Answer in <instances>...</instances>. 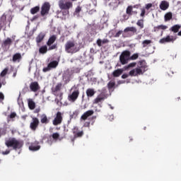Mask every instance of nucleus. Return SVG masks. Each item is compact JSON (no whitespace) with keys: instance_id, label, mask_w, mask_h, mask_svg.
Wrapping results in <instances>:
<instances>
[{"instance_id":"f257e3e1","label":"nucleus","mask_w":181,"mask_h":181,"mask_svg":"<svg viewBox=\"0 0 181 181\" xmlns=\"http://www.w3.org/2000/svg\"><path fill=\"white\" fill-rule=\"evenodd\" d=\"M146 62L144 60L139 62L138 67L135 68L129 71V76L131 77H136L138 76H141L146 71Z\"/></svg>"},{"instance_id":"f03ea898","label":"nucleus","mask_w":181,"mask_h":181,"mask_svg":"<svg viewBox=\"0 0 181 181\" xmlns=\"http://www.w3.org/2000/svg\"><path fill=\"white\" fill-rule=\"evenodd\" d=\"M65 52L71 54H74L80 52V46L74 40H68L64 45Z\"/></svg>"},{"instance_id":"7ed1b4c3","label":"nucleus","mask_w":181,"mask_h":181,"mask_svg":"<svg viewBox=\"0 0 181 181\" xmlns=\"http://www.w3.org/2000/svg\"><path fill=\"white\" fill-rule=\"evenodd\" d=\"M5 144L7 148H13L14 151H17V149H21L23 145L21 141L15 138L6 141Z\"/></svg>"},{"instance_id":"20e7f679","label":"nucleus","mask_w":181,"mask_h":181,"mask_svg":"<svg viewBox=\"0 0 181 181\" xmlns=\"http://www.w3.org/2000/svg\"><path fill=\"white\" fill-rule=\"evenodd\" d=\"M71 132L74 135V136L71 138V142L72 143V145H74V141H76L77 138H82V136H84V131L80 130L77 126L73 127Z\"/></svg>"},{"instance_id":"39448f33","label":"nucleus","mask_w":181,"mask_h":181,"mask_svg":"<svg viewBox=\"0 0 181 181\" xmlns=\"http://www.w3.org/2000/svg\"><path fill=\"white\" fill-rule=\"evenodd\" d=\"M107 98H108L107 88H103L100 90V93L93 100V104H100V103H103Z\"/></svg>"},{"instance_id":"423d86ee","label":"nucleus","mask_w":181,"mask_h":181,"mask_svg":"<svg viewBox=\"0 0 181 181\" xmlns=\"http://www.w3.org/2000/svg\"><path fill=\"white\" fill-rule=\"evenodd\" d=\"M71 93L69 95L68 100L69 101H71L74 103L77 98H78V95H80V89L76 86H74L71 89Z\"/></svg>"},{"instance_id":"0eeeda50","label":"nucleus","mask_w":181,"mask_h":181,"mask_svg":"<svg viewBox=\"0 0 181 181\" xmlns=\"http://www.w3.org/2000/svg\"><path fill=\"white\" fill-rule=\"evenodd\" d=\"M131 52L128 50H124L122 52L119 56V62L121 64L125 65L128 64V62L130 60Z\"/></svg>"},{"instance_id":"6e6552de","label":"nucleus","mask_w":181,"mask_h":181,"mask_svg":"<svg viewBox=\"0 0 181 181\" xmlns=\"http://www.w3.org/2000/svg\"><path fill=\"white\" fill-rule=\"evenodd\" d=\"M59 6L60 9L69 10L73 7V3L70 1H66L65 0H59Z\"/></svg>"},{"instance_id":"1a4fd4ad","label":"nucleus","mask_w":181,"mask_h":181,"mask_svg":"<svg viewBox=\"0 0 181 181\" xmlns=\"http://www.w3.org/2000/svg\"><path fill=\"white\" fill-rule=\"evenodd\" d=\"M49 11H50V3L45 2L41 7V11H40L41 16L49 15Z\"/></svg>"},{"instance_id":"9d476101","label":"nucleus","mask_w":181,"mask_h":181,"mask_svg":"<svg viewBox=\"0 0 181 181\" xmlns=\"http://www.w3.org/2000/svg\"><path fill=\"white\" fill-rule=\"evenodd\" d=\"M12 43H13V41L11 37H7L1 43L3 50H9V49H11V46H12Z\"/></svg>"},{"instance_id":"9b49d317","label":"nucleus","mask_w":181,"mask_h":181,"mask_svg":"<svg viewBox=\"0 0 181 181\" xmlns=\"http://www.w3.org/2000/svg\"><path fill=\"white\" fill-rule=\"evenodd\" d=\"M176 40V37H173V35H167L166 37H164L161 38L159 40V43L160 45H165V43H173Z\"/></svg>"},{"instance_id":"f8f14e48","label":"nucleus","mask_w":181,"mask_h":181,"mask_svg":"<svg viewBox=\"0 0 181 181\" xmlns=\"http://www.w3.org/2000/svg\"><path fill=\"white\" fill-rule=\"evenodd\" d=\"M63 122V114L61 113V112H57L56 114V117L54 119V121H52V124L54 126L60 125Z\"/></svg>"},{"instance_id":"ddd939ff","label":"nucleus","mask_w":181,"mask_h":181,"mask_svg":"<svg viewBox=\"0 0 181 181\" xmlns=\"http://www.w3.org/2000/svg\"><path fill=\"white\" fill-rule=\"evenodd\" d=\"M40 122L37 117H33L32 122L30 124V128L32 131H36Z\"/></svg>"},{"instance_id":"4468645a","label":"nucleus","mask_w":181,"mask_h":181,"mask_svg":"<svg viewBox=\"0 0 181 181\" xmlns=\"http://www.w3.org/2000/svg\"><path fill=\"white\" fill-rule=\"evenodd\" d=\"M30 90L33 93H36L40 90V86H39V83L37 81L32 82L30 84Z\"/></svg>"},{"instance_id":"2eb2a0df","label":"nucleus","mask_w":181,"mask_h":181,"mask_svg":"<svg viewBox=\"0 0 181 181\" xmlns=\"http://www.w3.org/2000/svg\"><path fill=\"white\" fill-rule=\"evenodd\" d=\"M30 151H33V152H36V151H39L40 149V146L39 145V141H34L31 143L30 146H29Z\"/></svg>"},{"instance_id":"dca6fc26","label":"nucleus","mask_w":181,"mask_h":181,"mask_svg":"<svg viewBox=\"0 0 181 181\" xmlns=\"http://www.w3.org/2000/svg\"><path fill=\"white\" fill-rule=\"evenodd\" d=\"M94 114V110H90L85 112L81 117V119H83V121H86L87 118L89 117H91V115H93Z\"/></svg>"},{"instance_id":"f3484780","label":"nucleus","mask_w":181,"mask_h":181,"mask_svg":"<svg viewBox=\"0 0 181 181\" xmlns=\"http://www.w3.org/2000/svg\"><path fill=\"white\" fill-rule=\"evenodd\" d=\"M124 33H128V32H131L132 35H138L139 32L138 30L132 26V27H127L124 30Z\"/></svg>"},{"instance_id":"a211bd4d","label":"nucleus","mask_w":181,"mask_h":181,"mask_svg":"<svg viewBox=\"0 0 181 181\" xmlns=\"http://www.w3.org/2000/svg\"><path fill=\"white\" fill-rule=\"evenodd\" d=\"M107 43H110V40L107 38H105L103 40L98 39L96 41V45H98L99 47H101V46H104V45H107Z\"/></svg>"},{"instance_id":"6ab92c4d","label":"nucleus","mask_w":181,"mask_h":181,"mask_svg":"<svg viewBox=\"0 0 181 181\" xmlns=\"http://www.w3.org/2000/svg\"><path fill=\"white\" fill-rule=\"evenodd\" d=\"M159 8L161 11L169 9V1H162L159 5Z\"/></svg>"},{"instance_id":"aec40b11","label":"nucleus","mask_w":181,"mask_h":181,"mask_svg":"<svg viewBox=\"0 0 181 181\" xmlns=\"http://www.w3.org/2000/svg\"><path fill=\"white\" fill-rule=\"evenodd\" d=\"M0 25L4 28V30L6 29V14L4 13L0 19Z\"/></svg>"},{"instance_id":"412c9836","label":"nucleus","mask_w":181,"mask_h":181,"mask_svg":"<svg viewBox=\"0 0 181 181\" xmlns=\"http://www.w3.org/2000/svg\"><path fill=\"white\" fill-rule=\"evenodd\" d=\"M57 40V36L56 35H53L51 37H49L48 41L47 42V46H52L53 43L56 42Z\"/></svg>"},{"instance_id":"4be33fe9","label":"nucleus","mask_w":181,"mask_h":181,"mask_svg":"<svg viewBox=\"0 0 181 181\" xmlns=\"http://www.w3.org/2000/svg\"><path fill=\"white\" fill-rule=\"evenodd\" d=\"M45 36H46V34H45L44 33H40V34H38V35L35 38L36 42L38 45L39 43H41L43 39H45Z\"/></svg>"},{"instance_id":"5701e85b","label":"nucleus","mask_w":181,"mask_h":181,"mask_svg":"<svg viewBox=\"0 0 181 181\" xmlns=\"http://www.w3.org/2000/svg\"><path fill=\"white\" fill-rule=\"evenodd\" d=\"M122 73H124V69H117L115 70L112 74L113 77H119V76H121L122 74Z\"/></svg>"},{"instance_id":"b1692460","label":"nucleus","mask_w":181,"mask_h":181,"mask_svg":"<svg viewBox=\"0 0 181 181\" xmlns=\"http://www.w3.org/2000/svg\"><path fill=\"white\" fill-rule=\"evenodd\" d=\"M62 83H57L55 88L52 89V93L54 95H57V92L62 90Z\"/></svg>"},{"instance_id":"393cba45","label":"nucleus","mask_w":181,"mask_h":181,"mask_svg":"<svg viewBox=\"0 0 181 181\" xmlns=\"http://www.w3.org/2000/svg\"><path fill=\"white\" fill-rule=\"evenodd\" d=\"M173 18V14L172 12H168L164 16V21L165 22H169V21H171V19Z\"/></svg>"},{"instance_id":"a878e982","label":"nucleus","mask_w":181,"mask_h":181,"mask_svg":"<svg viewBox=\"0 0 181 181\" xmlns=\"http://www.w3.org/2000/svg\"><path fill=\"white\" fill-rule=\"evenodd\" d=\"M40 122L41 124H49V119H47V116L45 114L42 115L40 116Z\"/></svg>"},{"instance_id":"bb28decb","label":"nucleus","mask_w":181,"mask_h":181,"mask_svg":"<svg viewBox=\"0 0 181 181\" xmlns=\"http://www.w3.org/2000/svg\"><path fill=\"white\" fill-rule=\"evenodd\" d=\"M95 94V90L93 88H88L86 90V95L88 98L94 97V95Z\"/></svg>"},{"instance_id":"cd10ccee","label":"nucleus","mask_w":181,"mask_h":181,"mask_svg":"<svg viewBox=\"0 0 181 181\" xmlns=\"http://www.w3.org/2000/svg\"><path fill=\"white\" fill-rule=\"evenodd\" d=\"M181 28V25L179 24L175 25L173 26H172L170 28V30L171 32H173L174 33H177V32H179V30Z\"/></svg>"},{"instance_id":"c85d7f7f","label":"nucleus","mask_w":181,"mask_h":181,"mask_svg":"<svg viewBox=\"0 0 181 181\" xmlns=\"http://www.w3.org/2000/svg\"><path fill=\"white\" fill-rule=\"evenodd\" d=\"M168 29L167 25H160L154 27V32H159V30H166Z\"/></svg>"},{"instance_id":"c756f323","label":"nucleus","mask_w":181,"mask_h":181,"mask_svg":"<svg viewBox=\"0 0 181 181\" xmlns=\"http://www.w3.org/2000/svg\"><path fill=\"white\" fill-rule=\"evenodd\" d=\"M21 59H22V55L21 54V53H16L13 56L12 61L15 63L16 62H18V60H21Z\"/></svg>"},{"instance_id":"7c9ffc66","label":"nucleus","mask_w":181,"mask_h":181,"mask_svg":"<svg viewBox=\"0 0 181 181\" xmlns=\"http://www.w3.org/2000/svg\"><path fill=\"white\" fill-rule=\"evenodd\" d=\"M40 11V7L39 6H36L30 9V13L31 15H35L37 13Z\"/></svg>"},{"instance_id":"2f4dec72","label":"nucleus","mask_w":181,"mask_h":181,"mask_svg":"<svg viewBox=\"0 0 181 181\" xmlns=\"http://www.w3.org/2000/svg\"><path fill=\"white\" fill-rule=\"evenodd\" d=\"M39 53L41 54H45V53H47V46L43 45L39 49Z\"/></svg>"},{"instance_id":"473e14b6","label":"nucleus","mask_w":181,"mask_h":181,"mask_svg":"<svg viewBox=\"0 0 181 181\" xmlns=\"http://www.w3.org/2000/svg\"><path fill=\"white\" fill-rule=\"evenodd\" d=\"M58 64L59 62H57V61H53L48 64V66L49 67V69H56Z\"/></svg>"},{"instance_id":"72a5a7b5","label":"nucleus","mask_w":181,"mask_h":181,"mask_svg":"<svg viewBox=\"0 0 181 181\" xmlns=\"http://www.w3.org/2000/svg\"><path fill=\"white\" fill-rule=\"evenodd\" d=\"M133 8L134 7L132 6H129L127 8L126 13L129 15V16H132Z\"/></svg>"},{"instance_id":"f704fd0d","label":"nucleus","mask_w":181,"mask_h":181,"mask_svg":"<svg viewBox=\"0 0 181 181\" xmlns=\"http://www.w3.org/2000/svg\"><path fill=\"white\" fill-rule=\"evenodd\" d=\"M28 107L30 110H33L34 108H36V103L33 102V100H29L28 101Z\"/></svg>"},{"instance_id":"c9c22d12","label":"nucleus","mask_w":181,"mask_h":181,"mask_svg":"<svg viewBox=\"0 0 181 181\" xmlns=\"http://www.w3.org/2000/svg\"><path fill=\"white\" fill-rule=\"evenodd\" d=\"M8 71H9V68L8 67L5 68L0 74V77H5V76L8 74Z\"/></svg>"},{"instance_id":"e433bc0d","label":"nucleus","mask_w":181,"mask_h":181,"mask_svg":"<svg viewBox=\"0 0 181 181\" xmlns=\"http://www.w3.org/2000/svg\"><path fill=\"white\" fill-rule=\"evenodd\" d=\"M136 25L137 26H139L140 29H144V20L143 19L138 20V21L136 22Z\"/></svg>"},{"instance_id":"4c0bfd02","label":"nucleus","mask_w":181,"mask_h":181,"mask_svg":"<svg viewBox=\"0 0 181 181\" xmlns=\"http://www.w3.org/2000/svg\"><path fill=\"white\" fill-rule=\"evenodd\" d=\"M152 43V40H145L142 42L143 47H146L148 45H151Z\"/></svg>"},{"instance_id":"58836bf2","label":"nucleus","mask_w":181,"mask_h":181,"mask_svg":"<svg viewBox=\"0 0 181 181\" xmlns=\"http://www.w3.org/2000/svg\"><path fill=\"white\" fill-rule=\"evenodd\" d=\"M6 135V127H0V136Z\"/></svg>"},{"instance_id":"ea45409f","label":"nucleus","mask_w":181,"mask_h":181,"mask_svg":"<svg viewBox=\"0 0 181 181\" xmlns=\"http://www.w3.org/2000/svg\"><path fill=\"white\" fill-rule=\"evenodd\" d=\"M114 87H115V82L110 81L107 83V88L109 90H111L112 88H114Z\"/></svg>"},{"instance_id":"a19ab883","label":"nucleus","mask_w":181,"mask_h":181,"mask_svg":"<svg viewBox=\"0 0 181 181\" xmlns=\"http://www.w3.org/2000/svg\"><path fill=\"white\" fill-rule=\"evenodd\" d=\"M135 66H136V62H132L125 66V69L127 70L128 69H131V67H135Z\"/></svg>"},{"instance_id":"79ce46f5","label":"nucleus","mask_w":181,"mask_h":181,"mask_svg":"<svg viewBox=\"0 0 181 181\" xmlns=\"http://www.w3.org/2000/svg\"><path fill=\"white\" fill-rule=\"evenodd\" d=\"M139 57L138 54H134L133 55L130 56V60H136Z\"/></svg>"},{"instance_id":"37998d69","label":"nucleus","mask_w":181,"mask_h":181,"mask_svg":"<svg viewBox=\"0 0 181 181\" xmlns=\"http://www.w3.org/2000/svg\"><path fill=\"white\" fill-rule=\"evenodd\" d=\"M58 138H60V134L59 133H54L52 134V139L57 141Z\"/></svg>"},{"instance_id":"c03bdc74","label":"nucleus","mask_w":181,"mask_h":181,"mask_svg":"<svg viewBox=\"0 0 181 181\" xmlns=\"http://www.w3.org/2000/svg\"><path fill=\"white\" fill-rule=\"evenodd\" d=\"M54 49H57V44L49 46L48 50H54Z\"/></svg>"},{"instance_id":"a18cd8bd","label":"nucleus","mask_w":181,"mask_h":181,"mask_svg":"<svg viewBox=\"0 0 181 181\" xmlns=\"http://www.w3.org/2000/svg\"><path fill=\"white\" fill-rule=\"evenodd\" d=\"M0 83L1 86H5V84H6V79H5L4 77L0 78Z\"/></svg>"},{"instance_id":"49530a36","label":"nucleus","mask_w":181,"mask_h":181,"mask_svg":"<svg viewBox=\"0 0 181 181\" xmlns=\"http://www.w3.org/2000/svg\"><path fill=\"white\" fill-rule=\"evenodd\" d=\"M16 117V112H13L10 114V115L8 116V118H10L12 119L13 118H15Z\"/></svg>"},{"instance_id":"de8ad7c7","label":"nucleus","mask_w":181,"mask_h":181,"mask_svg":"<svg viewBox=\"0 0 181 181\" xmlns=\"http://www.w3.org/2000/svg\"><path fill=\"white\" fill-rule=\"evenodd\" d=\"M129 16H131L128 15V14L126 13V14H124V15L122 16L123 21H128V19H129Z\"/></svg>"},{"instance_id":"09e8293b","label":"nucleus","mask_w":181,"mask_h":181,"mask_svg":"<svg viewBox=\"0 0 181 181\" xmlns=\"http://www.w3.org/2000/svg\"><path fill=\"white\" fill-rule=\"evenodd\" d=\"M75 12L76 13H80V12H81V7L80 6H78L76 8Z\"/></svg>"},{"instance_id":"8fccbe9b","label":"nucleus","mask_w":181,"mask_h":181,"mask_svg":"<svg viewBox=\"0 0 181 181\" xmlns=\"http://www.w3.org/2000/svg\"><path fill=\"white\" fill-rule=\"evenodd\" d=\"M121 35H122V30H119V31L115 35V37H119V36H121Z\"/></svg>"},{"instance_id":"3c124183","label":"nucleus","mask_w":181,"mask_h":181,"mask_svg":"<svg viewBox=\"0 0 181 181\" xmlns=\"http://www.w3.org/2000/svg\"><path fill=\"white\" fill-rule=\"evenodd\" d=\"M42 71L44 73H47V71H50V67H49V65L47 66V67L43 68Z\"/></svg>"},{"instance_id":"603ef678","label":"nucleus","mask_w":181,"mask_h":181,"mask_svg":"<svg viewBox=\"0 0 181 181\" xmlns=\"http://www.w3.org/2000/svg\"><path fill=\"white\" fill-rule=\"evenodd\" d=\"M62 13L64 16H66V15H69V10H64Z\"/></svg>"},{"instance_id":"864d4df0","label":"nucleus","mask_w":181,"mask_h":181,"mask_svg":"<svg viewBox=\"0 0 181 181\" xmlns=\"http://www.w3.org/2000/svg\"><path fill=\"white\" fill-rule=\"evenodd\" d=\"M128 77H129V74H124L122 76V78H128Z\"/></svg>"},{"instance_id":"5fc2aeb1","label":"nucleus","mask_w":181,"mask_h":181,"mask_svg":"<svg viewBox=\"0 0 181 181\" xmlns=\"http://www.w3.org/2000/svg\"><path fill=\"white\" fill-rule=\"evenodd\" d=\"M151 8H152V4L149 3L146 5V9H151Z\"/></svg>"},{"instance_id":"6e6d98bb","label":"nucleus","mask_w":181,"mask_h":181,"mask_svg":"<svg viewBox=\"0 0 181 181\" xmlns=\"http://www.w3.org/2000/svg\"><path fill=\"white\" fill-rule=\"evenodd\" d=\"M146 13V11H145L144 8L141 9V13L140 14V16H145V13Z\"/></svg>"},{"instance_id":"4d7b16f0","label":"nucleus","mask_w":181,"mask_h":181,"mask_svg":"<svg viewBox=\"0 0 181 181\" xmlns=\"http://www.w3.org/2000/svg\"><path fill=\"white\" fill-rule=\"evenodd\" d=\"M11 153V151L6 150V151L2 152V155H9Z\"/></svg>"},{"instance_id":"13d9d810","label":"nucleus","mask_w":181,"mask_h":181,"mask_svg":"<svg viewBox=\"0 0 181 181\" xmlns=\"http://www.w3.org/2000/svg\"><path fill=\"white\" fill-rule=\"evenodd\" d=\"M0 100H5V95H4L2 92H0Z\"/></svg>"},{"instance_id":"bf43d9fd","label":"nucleus","mask_w":181,"mask_h":181,"mask_svg":"<svg viewBox=\"0 0 181 181\" xmlns=\"http://www.w3.org/2000/svg\"><path fill=\"white\" fill-rule=\"evenodd\" d=\"M35 114H39L40 112V108H37L34 111Z\"/></svg>"},{"instance_id":"052dcab7","label":"nucleus","mask_w":181,"mask_h":181,"mask_svg":"<svg viewBox=\"0 0 181 181\" xmlns=\"http://www.w3.org/2000/svg\"><path fill=\"white\" fill-rule=\"evenodd\" d=\"M137 13H138V11H134V10H133L132 15H136Z\"/></svg>"},{"instance_id":"680f3d73","label":"nucleus","mask_w":181,"mask_h":181,"mask_svg":"<svg viewBox=\"0 0 181 181\" xmlns=\"http://www.w3.org/2000/svg\"><path fill=\"white\" fill-rule=\"evenodd\" d=\"M37 18H39V16H35L33 17V21H35V20L37 19Z\"/></svg>"},{"instance_id":"e2e57ef3","label":"nucleus","mask_w":181,"mask_h":181,"mask_svg":"<svg viewBox=\"0 0 181 181\" xmlns=\"http://www.w3.org/2000/svg\"><path fill=\"white\" fill-rule=\"evenodd\" d=\"M16 74H17V72H14L13 74V77H16Z\"/></svg>"},{"instance_id":"0e129e2a","label":"nucleus","mask_w":181,"mask_h":181,"mask_svg":"<svg viewBox=\"0 0 181 181\" xmlns=\"http://www.w3.org/2000/svg\"><path fill=\"white\" fill-rule=\"evenodd\" d=\"M12 21V18H10V19H8V22H9V25H11V22Z\"/></svg>"},{"instance_id":"69168bd1","label":"nucleus","mask_w":181,"mask_h":181,"mask_svg":"<svg viewBox=\"0 0 181 181\" xmlns=\"http://www.w3.org/2000/svg\"><path fill=\"white\" fill-rule=\"evenodd\" d=\"M2 28H4V27L0 25V32H1V30H2Z\"/></svg>"},{"instance_id":"338daca9","label":"nucleus","mask_w":181,"mask_h":181,"mask_svg":"<svg viewBox=\"0 0 181 181\" xmlns=\"http://www.w3.org/2000/svg\"><path fill=\"white\" fill-rule=\"evenodd\" d=\"M0 88H2V84L0 83Z\"/></svg>"},{"instance_id":"774afa93","label":"nucleus","mask_w":181,"mask_h":181,"mask_svg":"<svg viewBox=\"0 0 181 181\" xmlns=\"http://www.w3.org/2000/svg\"><path fill=\"white\" fill-rule=\"evenodd\" d=\"M62 95H63V93H60V97H62Z\"/></svg>"}]
</instances>
